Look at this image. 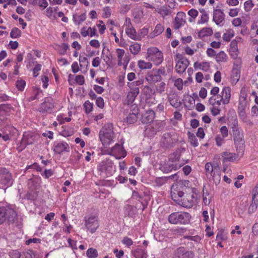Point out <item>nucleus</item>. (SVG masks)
Returning a JSON list of instances; mask_svg holds the SVG:
<instances>
[{
	"label": "nucleus",
	"instance_id": "f257e3e1",
	"mask_svg": "<svg viewBox=\"0 0 258 258\" xmlns=\"http://www.w3.org/2000/svg\"><path fill=\"white\" fill-rule=\"evenodd\" d=\"M206 176L209 180H213L216 184L221 180V167L217 164L214 165L211 162H207L205 165Z\"/></svg>",
	"mask_w": 258,
	"mask_h": 258
},
{
	"label": "nucleus",
	"instance_id": "f03ea898",
	"mask_svg": "<svg viewBox=\"0 0 258 258\" xmlns=\"http://www.w3.org/2000/svg\"><path fill=\"white\" fill-rule=\"evenodd\" d=\"M99 139L104 148H107L113 142L114 132L111 123L105 124L99 132Z\"/></svg>",
	"mask_w": 258,
	"mask_h": 258
},
{
	"label": "nucleus",
	"instance_id": "7ed1b4c3",
	"mask_svg": "<svg viewBox=\"0 0 258 258\" xmlns=\"http://www.w3.org/2000/svg\"><path fill=\"white\" fill-rule=\"evenodd\" d=\"M191 216L186 212L178 211L172 213L168 217V222L174 225H187L190 223Z\"/></svg>",
	"mask_w": 258,
	"mask_h": 258
},
{
	"label": "nucleus",
	"instance_id": "20e7f679",
	"mask_svg": "<svg viewBox=\"0 0 258 258\" xmlns=\"http://www.w3.org/2000/svg\"><path fill=\"white\" fill-rule=\"evenodd\" d=\"M171 197L174 201L183 207L189 208L192 206L193 201L191 196L188 195L184 196L182 191L171 189Z\"/></svg>",
	"mask_w": 258,
	"mask_h": 258
},
{
	"label": "nucleus",
	"instance_id": "39448f33",
	"mask_svg": "<svg viewBox=\"0 0 258 258\" xmlns=\"http://www.w3.org/2000/svg\"><path fill=\"white\" fill-rule=\"evenodd\" d=\"M233 140L236 146V150H243L244 144V136L242 130L238 125L237 120H234L232 126Z\"/></svg>",
	"mask_w": 258,
	"mask_h": 258
},
{
	"label": "nucleus",
	"instance_id": "423d86ee",
	"mask_svg": "<svg viewBox=\"0 0 258 258\" xmlns=\"http://www.w3.org/2000/svg\"><path fill=\"white\" fill-rule=\"evenodd\" d=\"M146 58L149 61H152L156 66L161 64L164 59L162 52L156 47L148 48Z\"/></svg>",
	"mask_w": 258,
	"mask_h": 258
},
{
	"label": "nucleus",
	"instance_id": "0eeeda50",
	"mask_svg": "<svg viewBox=\"0 0 258 258\" xmlns=\"http://www.w3.org/2000/svg\"><path fill=\"white\" fill-rule=\"evenodd\" d=\"M17 216L15 211L9 207H0V224H3L6 219L10 223H13Z\"/></svg>",
	"mask_w": 258,
	"mask_h": 258
},
{
	"label": "nucleus",
	"instance_id": "6e6552de",
	"mask_svg": "<svg viewBox=\"0 0 258 258\" xmlns=\"http://www.w3.org/2000/svg\"><path fill=\"white\" fill-rule=\"evenodd\" d=\"M97 169L100 172L101 175L109 176L114 172L115 167L113 162L109 159L102 161L97 166Z\"/></svg>",
	"mask_w": 258,
	"mask_h": 258
},
{
	"label": "nucleus",
	"instance_id": "1a4fd4ad",
	"mask_svg": "<svg viewBox=\"0 0 258 258\" xmlns=\"http://www.w3.org/2000/svg\"><path fill=\"white\" fill-rule=\"evenodd\" d=\"M85 225L86 229L90 233H94L99 226L97 216L91 215L86 217L85 219Z\"/></svg>",
	"mask_w": 258,
	"mask_h": 258
},
{
	"label": "nucleus",
	"instance_id": "9d476101",
	"mask_svg": "<svg viewBox=\"0 0 258 258\" xmlns=\"http://www.w3.org/2000/svg\"><path fill=\"white\" fill-rule=\"evenodd\" d=\"M0 183L3 186L8 187L12 184V175L5 168H0Z\"/></svg>",
	"mask_w": 258,
	"mask_h": 258
},
{
	"label": "nucleus",
	"instance_id": "9b49d317",
	"mask_svg": "<svg viewBox=\"0 0 258 258\" xmlns=\"http://www.w3.org/2000/svg\"><path fill=\"white\" fill-rule=\"evenodd\" d=\"M35 142V136L33 133L25 132L20 143V145L18 147L19 151H22L29 145L33 144Z\"/></svg>",
	"mask_w": 258,
	"mask_h": 258
},
{
	"label": "nucleus",
	"instance_id": "f8f14e48",
	"mask_svg": "<svg viewBox=\"0 0 258 258\" xmlns=\"http://www.w3.org/2000/svg\"><path fill=\"white\" fill-rule=\"evenodd\" d=\"M178 140L177 135L173 132L164 134L162 138V142L166 147L172 146Z\"/></svg>",
	"mask_w": 258,
	"mask_h": 258
},
{
	"label": "nucleus",
	"instance_id": "ddd939ff",
	"mask_svg": "<svg viewBox=\"0 0 258 258\" xmlns=\"http://www.w3.org/2000/svg\"><path fill=\"white\" fill-rule=\"evenodd\" d=\"M108 153L118 159L125 157L126 154L122 146L118 144H116L114 147L111 148Z\"/></svg>",
	"mask_w": 258,
	"mask_h": 258
},
{
	"label": "nucleus",
	"instance_id": "4468645a",
	"mask_svg": "<svg viewBox=\"0 0 258 258\" xmlns=\"http://www.w3.org/2000/svg\"><path fill=\"white\" fill-rule=\"evenodd\" d=\"M123 27H125V33L130 38L135 40L137 39L136 31L132 26L130 18H126Z\"/></svg>",
	"mask_w": 258,
	"mask_h": 258
},
{
	"label": "nucleus",
	"instance_id": "2eb2a0df",
	"mask_svg": "<svg viewBox=\"0 0 258 258\" xmlns=\"http://www.w3.org/2000/svg\"><path fill=\"white\" fill-rule=\"evenodd\" d=\"M210 104L212 106L210 110L212 114L214 116L219 114L221 111V105L222 101L221 100H216L213 97H210L209 100Z\"/></svg>",
	"mask_w": 258,
	"mask_h": 258
},
{
	"label": "nucleus",
	"instance_id": "dca6fc26",
	"mask_svg": "<svg viewBox=\"0 0 258 258\" xmlns=\"http://www.w3.org/2000/svg\"><path fill=\"white\" fill-rule=\"evenodd\" d=\"M70 147L68 144L63 141L56 142L53 145V151L57 154H60L63 152H69Z\"/></svg>",
	"mask_w": 258,
	"mask_h": 258
},
{
	"label": "nucleus",
	"instance_id": "f3484780",
	"mask_svg": "<svg viewBox=\"0 0 258 258\" xmlns=\"http://www.w3.org/2000/svg\"><path fill=\"white\" fill-rule=\"evenodd\" d=\"M185 15L183 12H178L174 19L173 22L174 29L177 30L185 23Z\"/></svg>",
	"mask_w": 258,
	"mask_h": 258
},
{
	"label": "nucleus",
	"instance_id": "a211bd4d",
	"mask_svg": "<svg viewBox=\"0 0 258 258\" xmlns=\"http://www.w3.org/2000/svg\"><path fill=\"white\" fill-rule=\"evenodd\" d=\"M224 19L225 14L221 10L216 9L214 11L213 20L217 25H221Z\"/></svg>",
	"mask_w": 258,
	"mask_h": 258
},
{
	"label": "nucleus",
	"instance_id": "6ab92c4d",
	"mask_svg": "<svg viewBox=\"0 0 258 258\" xmlns=\"http://www.w3.org/2000/svg\"><path fill=\"white\" fill-rule=\"evenodd\" d=\"M189 62L187 59H181L180 61H177L175 67L176 71L178 74H182L189 66Z\"/></svg>",
	"mask_w": 258,
	"mask_h": 258
},
{
	"label": "nucleus",
	"instance_id": "aec40b11",
	"mask_svg": "<svg viewBox=\"0 0 258 258\" xmlns=\"http://www.w3.org/2000/svg\"><path fill=\"white\" fill-rule=\"evenodd\" d=\"M116 53L118 59V65L119 66H121L122 65L126 66L129 62V59H127V57H125L123 59L125 54L124 50L117 48L116 49Z\"/></svg>",
	"mask_w": 258,
	"mask_h": 258
},
{
	"label": "nucleus",
	"instance_id": "412c9836",
	"mask_svg": "<svg viewBox=\"0 0 258 258\" xmlns=\"http://www.w3.org/2000/svg\"><path fill=\"white\" fill-rule=\"evenodd\" d=\"M139 93L140 90L136 89L130 90V91L128 92L126 98L124 101V104L126 105L132 104Z\"/></svg>",
	"mask_w": 258,
	"mask_h": 258
},
{
	"label": "nucleus",
	"instance_id": "4be33fe9",
	"mask_svg": "<svg viewBox=\"0 0 258 258\" xmlns=\"http://www.w3.org/2000/svg\"><path fill=\"white\" fill-rule=\"evenodd\" d=\"M161 79V76L158 75L155 72V70H153L149 72L146 76V80L147 81L151 84L160 81Z\"/></svg>",
	"mask_w": 258,
	"mask_h": 258
},
{
	"label": "nucleus",
	"instance_id": "5701e85b",
	"mask_svg": "<svg viewBox=\"0 0 258 258\" xmlns=\"http://www.w3.org/2000/svg\"><path fill=\"white\" fill-rule=\"evenodd\" d=\"M181 166V164L169 161L162 167V170L165 173H168L179 169Z\"/></svg>",
	"mask_w": 258,
	"mask_h": 258
},
{
	"label": "nucleus",
	"instance_id": "b1692460",
	"mask_svg": "<svg viewBox=\"0 0 258 258\" xmlns=\"http://www.w3.org/2000/svg\"><path fill=\"white\" fill-rule=\"evenodd\" d=\"M221 100L222 101V103L224 104H227L230 101L231 97V89L229 87H224L221 93Z\"/></svg>",
	"mask_w": 258,
	"mask_h": 258
},
{
	"label": "nucleus",
	"instance_id": "393cba45",
	"mask_svg": "<svg viewBox=\"0 0 258 258\" xmlns=\"http://www.w3.org/2000/svg\"><path fill=\"white\" fill-rule=\"evenodd\" d=\"M133 113L124 114L123 120L124 122L127 124H133L137 121L138 115H137V110L133 109Z\"/></svg>",
	"mask_w": 258,
	"mask_h": 258
},
{
	"label": "nucleus",
	"instance_id": "a878e982",
	"mask_svg": "<svg viewBox=\"0 0 258 258\" xmlns=\"http://www.w3.org/2000/svg\"><path fill=\"white\" fill-rule=\"evenodd\" d=\"M133 16L136 22H141L144 17L143 9L141 6L136 7L133 10Z\"/></svg>",
	"mask_w": 258,
	"mask_h": 258
},
{
	"label": "nucleus",
	"instance_id": "bb28decb",
	"mask_svg": "<svg viewBox=\"0 0 258 258\" xmlns=\"http://www.w3.org/2000/svg\"><path fill=\"white\" fill-rule=\"evenodd\" d=\"M51 98L46 99L44 102L41 104L38 110L40 112H47L51 110L53 108V105L51 102Z\"/></svg>",
	"mask_w": 258,
	"mask_h": 258
},
{
	"label": "nucleus",
	"instance_id": "cd10ccee",
	"mask_svg": "<svg viewBox=\"0 0 258 258\" xmlns=\"http://www.w3.org/2000/svg\"><path fill=\"white\" fill-rule=\"evenodd\" d=\"M221 156L223 162H233L235 161L238 158V156L236 154L228 152H225L222 153Z\"/></svg>",
	"mask_w": 258,
	"mask_h": 258
},
{
	"label": "nucleus",
	"instance_id": "c85d7f7f",
	"mask_svg": "<svg viewBox=\"0 0 258 258\" xmlns=\"http://www.w3.org/2000/svg\"><path fill=\"white\" fill-rule=\"evenodd\" d=\"M11 111V107L9 104H2L0 105V119H3L5 116L9 115Z\"/></svg>",
	"mask_w": 258,
	"mask_h": 258
},
{
	"label": "nucleus",
	"instance_id": "c756f323",
	"mask_svg": "<svg viewBox=\"0 0 258 258\" xmlns=\"http://www.w3.org/2000/svg\"><path fill=\"white\" fill-rule=\"evenodd\" d=\"M155 113L152 110H149L142 116V120L144 123H148L152 122L154 118Z\"/></svg>",
	"mask_w": 258,
	"mask_h": 258
},
{
	"label": "nucleus",
	"instance_id": "7c9ffc66",
	"mask_svg": "<svg viewBox=\"0 0 258 258\" xmlns=\"http://www.w3.org/2000/svg\"><path fill=\"white\" fill-rule=\"evenodd\" d=\"M133 255L135 258H147V252L140 248H137L133 251Z\"/></svg>",
	"mask_w": 258,
	"mask_h": 258
},
{
	"label": "nucleus",
	"instance_id": "2f4dec72",
	"mask_svg": "<svg viewBox=\"0 0 258 258\" xmlns=\"http://www.w3.org/2000/svg\"><path fill=\"white\" fill-rule=\"evenodd\" d=\"M144 83V80L143 79H139L137 81H134L131 83H128L127 86L130 90L138 89L140 90L139 86L142 85Z\"/></svg>",
	"mask_w": 258,
	"mask_h": 258
},
{
	"label": "nucleus",
	"instance_id": "473e14b6",
	"mask_svg": "<svg viewBox=\"0 0 258 258\" xmlns=\"http://www.w3.org/2000/svg\"><path fill=\"white\" fill-rule=\"evenodd\" d=\"M164 29V28L162 24H157L156 26V27L154 29V30L152 32H151L150 34L151 37H154L158 35H159L163 32Z\"/></svg>",
	"mask_w": 258,
	"mask_h": 258
},
{
	"label": "nucleus",
	"instance_id": "72a5a7b5",
	"mask_svg": "<svg viewBox=\"0 0 258 258\" xmlns=\"http://www.w3.org/2000/svg\"><path fill=\"white\" fill-rule=\"evenodd\" d=\"M186 251L183 247H179L175 250L173 258H183Z\"/></svg>",
	"mask_w": 258,
	"mask_h": 258
},
{
	"label": "nucleus",
	"instance_id": "f704fd0d",
	"mask_svg": "<svg viewBox=\"0 0 258 258\" xmlns=\"http://www.w3.org/2000/svg\"><path fill=\"white\" fill-rule=\"evenodd\" d=\"M86 19V15L85 13L81 14L79 17H77L76 14L73 15V20L75 24L80 25L84 22Z\"/></svg>",
	"mask_w": 258,
	"mask_h": 258
},
{
	"label": "nucleus",
	"instance_id": "c9c22d12",
	"mask_svg": "<svg viewBox=\"0 0 258 258\" xmlns=\"http://www.w3.org/2000/svg\"><path fill=\"white\" fill-rule=\"evenodd\" d=\"M138 66L141 70L150 69L152 68V63L150 62H146L143 60H140L138 62Z\"/></svg>",
	"mask_w": 258,
	"mask_h": 258
},
{
	"label": "nucleus",
	"instance_id": "e433bc0d",
	"mask_svg": "<svg viewBox=\"0 0 258 258\" xmlns=\"http://www.w3.org/2000/svg\"><path fill=\"white\" fill-rule=\"evenodd\" d=\"M130 50L133 54L137 55L141 50V45L138 43H134L130 46Z\"/></svg>",
	"mask_w": 258,
	"mask_h": 258
},
{
	"label": "nucleus",
	"instance_id": "4c0bfd02",
	"mask_svg": "<svg viewBox=\"0 0 258 258\" xmlns=\"http://www.w3.org/2000/svg\"><path fill=\"white\" fill-rule=\"evenodd\" d=\"M227 56L223 51L219 52L216 55V60L218 63L221 62H226L227 61Z\"/></svg>",
	"mask_w": 258,
	"mask_h": 258
},
{
	"label": "nucleus",
	"instance_id": "58836bf2",
	"mask_svg": "<svg viewBox=\"0 0 258 258\" xmlns=\"http://www.w3.org/2000/svg\"><path fill=\"white\" fill-rule=\"evenodd\" d=\"M187 135H188V140H189L190 144L194 147L198 146L199 143L198 142V140L196 138L195 135L193 133L188 132Z\"/></svg>",
	"mask_w": 258,
	"mask_h": 258
},
{
	"label": "nucleus",
	"instance_id": "ea45409f",
	"mask_svg": "<svg viewBox=\"0 0 258 258\" xmlns=\"http://www.w3.org/2000/svg\"><path fill=\"white\" fill-rule=\"evenodd\" d=\"M32 4L34 6H38L43 9L46 8L48 5L46 0H32Z\"/></svg>",
	"mask_w": 258,
	"mask_h": 258
},
{
	"label": "nucleus",
	"instance_id": "a19ab883",
	"mask_svg": "<svg viewBox=\"0 0 258 258\" xmlns=\"http://www.w3.org/2000/svg\"><path fill=\"white\" fill-rule=\"evenodd\" d=\"M136 109L137 110V115L139 114V108L136 104H132L131 105H127L126 106V108H125V111L124 112V114H130V113H133V112H134V110Z\"/></svg>",
	"mask_w": 258,
	"mask_h": 258
},
{
	"label": "nucleus",
	"instance_id": "79ce46f5",
	"mask_svg": "<svg viewBox=\"0 0 258 258\" xmlns=\"http://www.w3.org/2000/svg\"><path fill=\"white\" fill-rule=\"evenodd\" d=\"M35 252L33 250L23 252L20 254L19 258H34Z\"/></svg>",
	"mask_w": 258,
	"mask_h": 258
},
{
	"label": "nucleus",
	"instance_id": "37998d69",
	"mask_svg": "<svg viewBox=\"0 0 258 258\" xmlns=\"http://www.w3.org/2000/svg\"><path fill=\"white\" fill-rule=\"evenodd\" d=\"M180 156V153L178 151H176L169 155V161L173 163H176V161L179 160Z\"/></svg>",
	"mask_w": 258,
	"mask_h": 258
},
{
	"label": "nucleus",
	"instance_id": "c03bdc74",
	"mask_svg": "<svg viewBox=\"0 0 258 258\" xmlns=\"http://www.w3.org/2000/svg\"><path fill=\"white\" fill-rule=\"evenodd\" d=\"M86 255L89 258H96L98 256V254L96 249L90 248L87 250Z\"/></svg>",
	"mask_w": 258,
	"mask_h": 258
},
{
	"label": "nucleus",
	"instance_id": "a18cd8bd",
	"mask_svg": "<svg viewBox=\"0 0 258 258\" xmlns=\"http://www.w3.org/2000/svg\"><path fill=\"white\" fill-rule=\"evenodd\" d=\"M196 64L199 65V69L205 72L208 71L209 70L210 67L209 62H202L201 63L196 62L195 63V66Z\"/></svg>",
	"mask_w": 258,
	"mask_h": 258
},
{
	"label": "nucleus",
	"instance_id": "49530a36",
	"mask_svg": "<svg viewBox=\"0 0 258 258\" xmlns=\"http://www.w3.org/2000/svg\"><path fill=\"white\" fill-rule=\"evenodd\" d=\"M21 35V31L17 28H13L11 32L10 36L12 38H17L19 37Z\"/></svg>",
	"mask_w": 258,
	"mask_h": 258
},
{
	"label": "nucleus",
	"instance_id": "de8ad7c7",
	"mask_svg": "<svg viewBox=\"0 0 258 258\" xmlns=\"http://www.w3.org/2000/svg\"><path fill=\"white\" fill-rule=\"evenodd\" d=\"M165 126L166 122L165 121H159L156 122V123L154 125V128L157 130L158 131H159L163 130Z\"/></svg>",
	"mask_w": 258,
	"mask_h": 258
},
{
	"label": "nucleus",
	"instance_id": "09e8293b",
	"mask_svg": "<svg viewBox=\"0 0 258 258\" xmlns=\"http://www.w3.org/2000/svg\"><path fill=\"white\" fill-rule=\"evenodd\" d=\"M26 85V82L23 80H18L16 82V86L17 88L19 91H23Z\"/></svg>",
	"mask_w": 258,
	"mask_h": 258
},
{
	"label": "nucleus",
	"instance_id": "8fccbe9b",
	"mask_svg": "<svg viewBox=\"0 0 258 258\" xmlns=\"http://www.w3.org/2000/svg\"><path fill=\"white\" fill-rule=\"evenodd\" d=\"M201 12H203V14L201 15V20L199 21V23L204 24L207 23L209 20L208 15L205 12L204 9L201 11Z\"/></svg>",
	"mask_w": 258,
	"mask_h": 258
},
{
	"label": "nucleus",
	"instance_id": "3c124183",
	"mask_svg": "<svg viewBox=\"0 0 258 258\" xmlns=\"http://www.w3.org/2000/svg\"><path fill=\"white\" fill-rule=\"evenodd\" d=\"M166 88V84L161 82L156 86V91L159 94H162L165 91Z\"/></svg>",
	"mask_w": 258,
	"mask_h": 258
},
{
	"label": "nucleus",
	"instance_id": "603ef678",
	"mask_svg": "<svg viewBox=\"0 0 258 258\" xmlns=\"http://www.w3.org/2000/svg\"><path fill=\"white\" fill-rule=\"evenodd\" d=\"M82 155L79 154L78 152H76L72 156L70 159L71 162L77 163L79 161Z\"/></svg>",
	"mask_w": 258,
	"mask_h": 258
},
{
	"label": "nucleus",
	"instance_id": "864d4df0",
	"mask_svg": "<svg viewBox=\"0 0 258 258\" xmlns=\"http://www.w3.org/2000/svg\"><path fill=\"white\" fill-rule=\"evenodd\" d=\"M69 48V46L66 43H63L61 45L58 46V52L59 54L61 55H64L68 49Z\"/></svg>",
	"mask_w": 258,
	"mask_h": 258
},
{
	"label": "nucleus",
	"instance_id": "5fc2aeb1",
	"mask_svg": "<svg viewBox=\"0 0 258 258\" xmlns=\"http://www.w3.org/2000/svg\"><path fill=\"white\" fill-rule=\"evenodd\" d=\"M158 13L162 16H168L170 14V11L167 8L163 7L159 9Z\"/></svg>",
	"mask_w": 258,
	"mask_h": 258
},
{
	"label": "nucleus",
	"instance_id": "6e6d98bb",
	"mask_svg": "<svg viewBox=\"0 0 258 258\" xmlns=\"http://www.w3.org/2000/svg\"><path fill=\"white\" fill-rule=\"evenodd\" d=\"M184 239H187L190 241H193L196 243H198L201 240V237L198 235L196 236H184Z\"/></svg>",
	"mask_w": 258,
	"mask_h": 258
},
{
	"label": "nucleus",
	"instance_id": "4d7b16f0",
	"mask_svg": "<svg viewBox=\"0 0 258 258\" xmlns=\"http://www.w3.org/2000/svg\"><path fill=\"white\" fill-rule=\"evenodd\" d=\"M168 100L171 106L175 107H177L178 106V103L177 99H175L174 97H172V96H169L168 97Z\"/></svg>",
	"mask_w": 258,
	"mask_h": 258
},
{
	"label": "nucleus",
	"instance_id": "13d9d810",
	"mask_svg": "<svg viewBox=\"0 0 258 258\" xmlns=\"http://www.w3.org/2000/svg\"><path fill=\"white\" fill-rule=\"evenodd\" d=\"M174 86L177 87L179 90H181L183 87V81L180 78H178L175 80Z\"/></svg>",
	"mask_w": 258,
	"mask_h": 258
},
{
	"label": "nucleus",
	"instance_id": "bf43d9fd",
	"mask_svg": "<svg viewBox=\"0 0 258 258\" xmlns=\"http://www.w3.org/2000/svg\"><path fill=\"white\" fill-rule=\"evenodd\" d=\"M244 6L245 10L246 11H249L253 7V4L251 0H248L244 3Z\"/></svg>",
	"mask_w": 258,
	"mask_h": 258
},
{
	"label": "nucleus",
	"instance_id": "052dcab7",
	"mask_svg": "<svg viewBox=\"0 0 258 258\" xmlns=\"http://www.w3.org/2000/svg\"><path fill=\"white\" fill-rule=\"evenodd\" d=\"M84 106L85 108V111L87 113H90L92 109L93 104L89 101H86L84 104Z\"/></svg>",
	"mask_w": 258,
	"mask_h": 258
},
{
	"label": "nucleus",
	"instance_id": "680f3d73",
	"mask_svg": "<svg viewBox=\"0 0 258 258\" xmlns=\"http://www.w3.org/2000/svg\"><path fill=\"white\" fill-rule=\"evenodd\" d=\"M224 138L223 137H221L218 135L216 136L215 138L216 145L218 147H220L224 143Z\"/></svg>",
	"mask_w": 258,
	"mask_h": 258
},
{
	"label": "nucleus",
	"instance_id": "e2e57ef3",
	"mask_svg": "<svg viewBox=\"0 0 258 258\" xmlns=\"http://www.w3.org/2000/svg\"><path fill=\"white\" fill-rule=\"evenodd\" d=\"M76 82L80 85H82L84 84L85 80L84 77L82 75H78L75 78Z\"/></svg>",
	"mask_w": 258,
	"mask_h": 258
},
{
	"label": "nucleus",
	"instance_id": "0e129e2a",
	"mask_svg": "<svg viewBox=\"0 0 258 258\" xmlns=\"http://www.w3.org/2000/svg\"><path fill=\"white\" fill-rule=\"evenodd\" d=\"M122 242L127 246H130L133 244V240L127 237H124L122 240Z\"/></svg>",
	"mask_w": 258,
	"mask_h": 258
},
{
	"label": "nucleus",
	"instance_id": "69168bd1",
	"mask_svg": "<svg viewBox=\"0 0 258 258\" xmlns=\"http://www.w3.org/2000/svg\"><path fill=\"white\" fill-rule=\"evenodd\" d=\"M239 11L240 10L238 8L231 9L229 12V15L231 17H236L238 15Z\"/></svg>",
	"mask_w": 258,
	"mask_h": 258
},
{
	"label": "nucleus",
	"instance_id": "338daca9",
	"mask_svg": "<svg viewBox=\"0 0 258 258\" xmlns=\"http://www.w3.org/2000/svg\"><path fill=\"white\" fill-rule=\"evenodd\" d=\"M257 209V204L255 203H252L249 207L248 213L251 214L254 213Z\"/></svg>",
	"mask_w": 258,
	"mask_h": 258
},
{
	"label": "nucleus",
	"instance_id": "774afa93",
	"mask_svg": "<svg viewBox=\"0 0 258 258\" xmlns=\"http://www.w3.org/2000/svg\"><path fill=\"white\" fill-rule=\"evenodd\" d=\"M220 132L222 135V137L226 138L228 136V131L227 127L226 126H223L220 128Z\"/></svg>",
	"mask_w": 258,
	"mask_h": 258
}]
</instances>
